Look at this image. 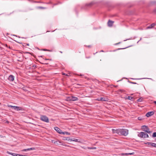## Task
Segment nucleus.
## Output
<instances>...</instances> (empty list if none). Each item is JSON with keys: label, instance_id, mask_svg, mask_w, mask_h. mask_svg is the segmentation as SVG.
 <instances>
[{"label": "nucleus", "instance_id": "nucleus-16", "mask_svg": "<svg viewBox=\"0 0 156 156\" xmlns=\"http://www.w3.org/2000/svg\"><path fill=\"white\" fill-rule=\"evenodd\" d=\"M119 129H112V132L113 133H117V134H118L119 131Z\"/></svg>", "mask_w": 156, "mask_h": 156}, {"label": "nucleus", "instance_id": "nucleus-21", "mask_svg": "<svg viewBox=\"0 0 156 156\" xmlns=\"http://www.w3.org/2000/svg\"><path fill=\"white\" fill-rule=\"evenodd\" d=\"M134 154V152H132L131 153H126L125 154L126 155H133Z\"/></svg>", "mask_w": 156, "mask_h": 156}, {"label": "nucleus", "instance_id": "nucleus-14", "mask_svg": "<svg viewBox=\"0 0 156 156\" xmlns=\"http://www.w3.org/2000/svg\"><path fill=\"white\" fill-rule=\"evenodd\" d=\"M114 23V22L110 20H109L108 23V25L109 27H112Z\"/></svg>", "mask_w": 156, "mask_h": 156}, {"label": "nucleus", "instance_id": "nucleus-27", "mask_svg": "<svg viewBox=\"0 0 156 156\" xmlns=\"http://www.w3.org/2000/svg\"><path fill=\"white\" fill-rule=\"evenodd\" d=\"M129 83H132V84H136V83H135V82H131V81H129Z\"/></svg>", "mask_w": 156, "mask_h": 156}, {"label": "nucleus", "instance_id": "nucleus-5", "mask_svg": "<svg viewBox=\"0 0 156 156\" xmlns=\"http://www.w3.org/2000/svg\"><path fill=\"white\" fill-rule=\"evenodd\" d=\"M141 128L143 130L148 133H150L151 132L149 130V129L148 127L146 126H143L141 127Z\"/></svg>", "mask_w": 156, "mask_h": 156}, {"label": "nucleus", "instance_id": "nucleus-11", "mask_svg": "<svg viewBox=\"0 0 156 156\" xmlns=\"http://www.w3.org/2000/svg\"><path fill=\"white\" fill-rule=\"evenodd\" d=\"M91 6L90 5V4L89 3H86L84 5V8L85 9H87L88 8H90L91 7Z\"/></svg>", "mask_w": 156, "mask_h": 156}, {"label": "nucleus", "instance_id": "nucleus-17", "mask_svg": "<svg viewBox=\"0 0 156 156\" xmlns=\"http://www.w3.org/2000/svg\"><path fill=\"white\" fill-rule=\"evenodd\" d=\"M7 153L9 154H11L13 156H18V154L15 153H12L9 151H7Z\"/></svg>", "mask_w": 156, "mask_h": 156}, {"label": "nucleus", "instance_id": "nucleus-36", "mask_svg": "<svg viewBox=\"0 0 156 156\" xmlns=\"http://www.w3.org/2000/svg\"><path fill=\"white\" fill-rule=\"evenodd\" d=\"M123 90H120V91H121V92H122V91H123Z\"/></svg>", "mask_w": 156, "mask_h": 156}, {"label": "nucleus", "instance_id": "nucleus-40", "mask_svg": "<svg viewBox=\"0 0 156 156\" xmlns=\"http://www.w3.org/2000/svg\"><path fill=\"white\" fill-rule=\"evenodd\" d=\"M138 119L139 120H140V119H139V118H138Z\"/></svg>", "mask_w": 156, "mask_h": 156}, {"label": "nucleus", "instance_id": "nucleus-28", "mask_svg": "<svg viewBox=\"0 0 156 156\" xmlns=\"http://www.w3.org/2000/svg\"><path fill=\"white\" fill-rule=\"evenodd\" d=\"M8 106V107H11L12 108H13L14 106H12V105H9Z\"/></svg>", "mask_w": 156, "mask_h": 156}, {"label": "nucleus", "instance_id": "nucleus-13", "mask_svg": "<svg viewBox=\"0 0 156 156\" xmlns=\"http://www.w3.org/2000/svg\"><path fill=\"white\" fill-rule=\"evenodd\" d=\"M13 109L17 111L22 110V108H20V107H17L16 106H14Z\"/></svg>", "mask_w": 156, "mask_h": 156}, {"label": "nucleus", "instance_id": "nucleus-30", "mask_svg": "<svg viewBox=\"0 0 156 156\" xmlns=\"http://www.w3.org/2000/svg\"><path fill=\"white\" fill-rule=\"evenodd\" d=\"M32 67L34 68H36L37 67V66L36 65H33L32 66Z\"/></svg>", "mask_w": 156, "mask_h": 156}, {"label": "nucleus", "instance_id": "nucleus-34", "mask_svg": "<svg viewBox=\"0 0 156 156\" xmlns=\"http://www.w3.org/2000/svg\"><path fill=\"white\" fill-rule=\"evenodd\" d=\"M91 148V149H96V147H94H94H93V148Z\"/></svg>", "mask_w": 156, "mask_h": 156}, {"label": "nucleus", "instance_id": "nucleus-25", "mask_svg": "<svg viewBox=\"0 0 156 156\" xmlns=\"http://www.w3.org/2000/svg\"><path fill=\"white\" fill-rule=\"evenodd\" d=\"M143 99L142 98H139L137 100V101L138 102H141L142 101Z\"/></svg>", "mask_w": 156, "mask_h": 156}, {"label": "nucleus", "instance_id": "nucleus-19", "mask_svg": "<svg viewBox=\"0 0 156 156\" xmlns=\"http://www.w3.org/2000/svg\"><path fill=\"white\" fill-rule=\"evenodd\" d=\"M62 134H66L68 135H70V133L67 132H62Z\"/></svg>", "mask_w": 156, "mask_h": 156}, {"label": "nucleus", "instance_id": "nucleus-32", "mask_svg": "<svg viewBox=\"0 0 156 156\" xmlns=\"http://www.w3.org/2000/svg\"><path fill=\"white\" fill-rule=\"evenodd\" d=\"M18 156H27V155H21L18 154Z\"/></svg>", "mask_w": 156, "mask_h": 156}, {"label": "nucleus", "instance_id": "nucleus-6", "mask_svg": "<svg viewBox=\"0 0 156 156\" xmlns=\"http://www.w3.org/2000/svg\"><path fill=\"white\" fill-rule=\"evenodd\" d=\"M51 142L52 143H54L55 144L63 145L62 144V142L58 140H51Z\"/></svg>", "mask_w": 156, "mask_h": 156}, {"label": "nucleus", "instance_id": "nucleus-3", "mask_svg": "<svg viewBox=\"0 0 156 156\" xmlns=\"http://www.w3.org/2000/svg\"><path fill=\"white\" fill-rule=\"evenodd\" d=\"M66 100L68 101H74L78 100V99L75 97L69 96L66 98Z\"/></svg>", "mask_w": 156, "mask_h": 156}, {"label": "nucleus", "instance_id": "nucleus-10", "mask_svg": "<svg viewBox=\"0 0 156 156\" xmlns=\"http://www.w3.org/2000/svg\"><path fill=\"white\" fill-rule=\"evenodd\" d=\"M108 99L107 98L101 97L100 99H98V101H108Z\"/></svg>", "mask_w": 156, "mask_h": 156}, {"label": "nucleus", "instance_id": "nucleus-8", "mask_svg": "<svg viewBox=\"0 0 156 156\" xmlns=\"http://www.w3.org/2000/svg\"><path fill=\"white\" fill-rule=\"evenodd\" d=\"M54 129L59 133L62 134V130L58 127H54Z\"/></svg>", "mask_w": 156, "mask_h": 156}, {"label": "nucleus", "instance_id": "nucleus-43", "mask_svg": "<svg viewBox=\"0 0 156 156\" xmlns=\"http://www.w3.org/2000/svg\"><path fill=\"white\" fill-rule=\"evenodd\" d=\"M7 122L9 123V122Z\"/></svg>", "mask_w": 156, "mask_h": 156}, {"label": "nucleus", "instance_id": "nucleus-15", "mask_svg": "<svg viewBox=\"0 0 156 156\" xmlns=\"http://www.w3.org/2000/svg\"><path fill=\"white\" fill-rule=\"evenodd\" d=\"M35 149V148L34 147H32V148H27V149H23L22 150V151H27L34 150Z\"/></svg>", "mask_w": 156, "mask_h": 156}, {"label": "nucleus", "instance_id": "nucleus-20", "mask_svg": "<svg viewBox=\"0 0 156 156\" xmlns=\"http://www.w3.org/2000/svg\"><path fill=\"white\" fill-rule=\"evenodd\" d=\"M151 146L152 147H156V144L152 143L151 144Z\"/></svg>", "mask_w": 156, "mask_h": 156}, {"label": "nucleus", "instance_id": "nucleus-38", "mask_svg": "<svg viewBox=\"0 0 156 156\" xmlns=\"http://www.w3.org/2000/svg\"><path fill=\"white\" fill-rule=\"evenodd\" d=\"M101 51L103 52V50H102V51Z\"/></svg>", "mask_w": 156, "mask_h": 156}, {"label": "nucleus", "instance_id": "nucleus-41", "mask_svg": "<svg viewBox=\"0 0 156 156\" xmlns=\"http://www.w3.org/2000/svg\"><path fill=\"white\" fill-rule=\"evenodd\" d=\"M60 52H61V53H62V52H61V51H60Z\"/></svg>", "mask_w": 156, "mask_h": 156}, {"label": "nucleus", "instance_id": "nucleus-26", "mask_svg": "<svg viewBox=\"0 0 156 156\" xmlns=\"http://www.w3.org/2000/svg\"><path fill=\"white\" fill-rule=\"evenodd\" d=\"M152 143L151 142H147L146 144H147L148 145L151 146V144Z\"/></svg>", "mask_w": 156, "mask_h": 156}, {"label": "nucleus", "instance_id": "nucleus-24", "mask_svg": "<svg viewBox=\"0 0 156 156\" xmlns=\"http://www.w3.org/2000/svg\"><path fill=\"white\" fill-rule=\"evenodd\" d=\"M129 100H131L132 99H133V98L131 97V96H128L127 98Z\"/></svg>", "mask_w": 156, "mask_h": 156}, {"label": "nucleus", "instance_id": "nucleus-2", "mask_svg": "<svg viewBox=\"0 0 156 156\" xmlns=\"http://www.w3.org/2000/svg\"><path fill=\"white\" fill-rule=\"evenodd\" d=\"M138 136L140 137L143 138H148L149 137L148 135L144 132H140L138 134Z\"/></svg>", "mask_w": 156, "mask_h": 156}, {"label": "nucleus", "instance_id": "nucleus-9", "mask_svg": "<svg viewBox=\"0 0 156 156\" xmlns=\"http://www.w3.org/2000/svg\"><path fill=\"white\" fill-rule=\"evenodd\" d=\"M14 76L13 75H11L9 76L8 80L10 81H13L14 80Z\"/></svg>", "mask_w": 156, "mask_h": 156}, {"label": "nucleus", "instance_id": "nucleus-37", "mask_svg": "<svg viewBox=\"0 0 156 156\" xmlns=\"http://www.w3.org/2000/svg\"><path fill=\"white\" fill-rule=\"evenodd\" d=\"M132 79H133V78H131Z\"/></svg>", "mask_w": 156, "mask_h": 156}, {"label": "nucleus", "instance_id": "nucleus-39", "mask_svg": "<svg viewBox=\"0 0 156 156\" xmlns=\"http://www.w3.org/2000/svg\"><path fill=\"white\" fill-rule=\"evenodd\" d=\"M44 51H46V50L44 49Z\"/></svg>", "mask_w": 156, "mask_h": 156}, {"label": "nucleus", "instance_id": "nucleus-12", "mask_svg": "<svg viewBox=\"0 0 156 156\" xmlns=\"http://www.w3.org/2000/svg\"><path fill=\"white\" fill-rule=\"evenodd\" d=\"M156 25V24L155 23H153L148 27H147V29H151L153 28Z\"/></svg>", "mask_w": 156, "mask_h": 156}, {"label": "nucleus", "instance_id": "nucleus-42", "mask_svg": "<svg viewBox=\"0 0 156 156\" xmlns=\"http://www.w3.org/2000/svg\"><path fill=\"white\" fill-rule=\"evenodd\" d=\"M80 76H82V75H80Z\"/></svg>", "mask_w": 156, "mask_h": 156}, {"label": "nucleus", "instance_id": "nucleus-33", "mask_svg": "<svg viewBox=\"0 0 156 156\" xmlns=\"http://www.w3.org/2000/svg\"><path fill=\"white\" fill-rule=\"evenodd\" d=\"M89 3L90 4V5L91 6H93L91 2Z\"/></svg>", "mask_w": 156, "mask_h": 156}, {"label": "nucleus", "instance_id": "nucleus-7", "mask_svg": "<svg viewBox=\"0 0 156 156\" xmlns=\"http://www.w3.org/2000/svg\"><path fill=\"white\" fill-rule=\"evenodd\" d=\"M154 114V112L153 111H151L148 112L146 115V116L147 117H149L152 115Z\"/></svg>", "mask_w": 156, "mask_h": 156}, {"label": "nucleus", "instance_id": "nucleus-35", "mask_svg": "<svg viewBox=\"0 0 156 156\" xmlns=\"http://www.w3.org/2000/svg\"><path fill=\"white\" fill-rule=\"evenodd\" d=\"M27 46H29V44H27Z\"/></svg>", "mask_w": 156, "mask_h": 156}, {"label": "nucleus", "instance_id": "nucleus-4", "mask_svg": "<svg viewBox=\"0 0 156 156\" xmlns=\"http://www.w3.org/2000/svg\"><path fill=\"white\" fill-rule=\"evenodd\" d=\"M40 119L41 120L46 122H49V119L48 117L45 115H41L40 117Z\"/></svg>", "mask_w": 156, "mask_h": 156}, {"label": "nucleus", "instance_id": "nucleus-31", "mask_svg": "<svg viewBox=\"0 0 156 156\" xmlns=\"http://www.w3.org/2000/svg\"><path fill=\"white\" fill-rule=\"evenodd\" d=\"M86 47H87L88 48H91V46L90 45H88V46H86Z\"/></svg>", "mask_w": 156, "mask_h": 156}, {"label": "nucleus", "instance_id": "nucleus-18", "mask_svg": "<svg viewBox=\"0 0 156 156\" xmlns=\"http://www.w3.org/2000/svg\"><path fill=\"white\" fill-rule=\"evenodd\" d=\"M92 6L96 4L97 3V1H93L91 2Z\"/></svg>", "mask_w": 156, "mask_h": 156}, {"label": "nucleus", "instance_id": "nucleus-1", "mask_svg": "<svg viewBox=\"0 0 156 156\" xmlns=\"http://www.w3.org/2000/svg\"><path fill=\"white\" fill-rule=\"evenodd\" d=\"M118 134L124 136H126L128 133V130L125 129H119Z\"/></svg>", "mask_w": 156, "mask_h": 156}, {"label": "nucleus", "instance_id": "nucleus-22", "mask_svg": "<svg viewBox=\"0 0 156 156\" xmlns=\"http://www.w3.org/2000/svg\"><path fill=\"white\" fill-rule=\"evenodd\" d=\"M156 137V132L153 133L152 135L153 137Z\"/></svg>", "mask_w": 156, "mask_h": 156}, {"label": "nucleus", "instance_id": "nucleus-23", "mask_svg": "<svg viewBox=\"0 0 156 156\" xmlns=\"http://www.w3.org/2000/svg\"><path fill=\"white\" fill-rule=\"evenodd\" d=\"M72 140V141H76V142H78V139H75V138H74L73 140Z\"/></svg>", "mask_w": 156, "mask_h": 156}, {"label": "nucleus", "instance_id": "nucleus-44", "mask_svg": "<svg viewBox=\"0 0 156 156\" xmlns=\"http://www.w3.org/2000/svg\"><path fill=\"white\" fill-rule=\"evenodd\" d=\"M45 60H47L48 59H46Z\"/></svg>", "mask_w": 156, "mask_h": 156}, {"label": "nucleus", "instance_id": "nucleus-29", "mask_svg": "<svg viewBox=\"0 0 156 156\" xmlns=\"http://www.w3.org/2000/svg\"><path fill=\"white\" fill-rule=\"evenodd\" d=\"M62 74L63 75H66V76H69V75H68L67 74H66L65 73H62Z\"/></svg>", "mask_w": 156, "mask_h": 156}]
</instances>
